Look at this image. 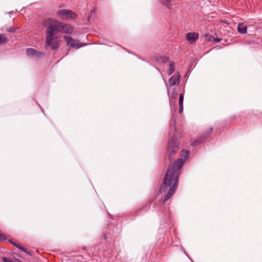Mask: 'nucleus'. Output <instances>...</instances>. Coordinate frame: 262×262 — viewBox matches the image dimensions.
I'll list each match as a JSON object with an SVG mask.
<instances>
[{
  "label": "nucleus",
  "mask_w": 262,
  "mask_h": 262,
  "mask_svg": "<svg viewBox=\"0 0 262 262\" xmlns=\"http://www.w3.org/2000/svg\"><path fill=\"white\" fill-rule=\"evenodd\" d=\"M189 155V151L183 148L181 151V157L175 162L169 164L159 189L160 193L164 194L163 201L164 203L175 193L178 186L181 169Z\"/></svg>",
  "instance_id": "nucleus-1"
},
{
  "label": "nucleus",
  "mask_w": 262,
  "mask_h": 262,
  "mask_svg": "<svg viewBox=\"0 0 262 262\" xmlns=\"http://www.w3.org/2000/svg\"><path fill=\"white\" fill-rule=\"evenodd\" d=\"M42 25L47 28L45 47H51L53 50H56L59 46L56 37L54 38L55 34L59 31L63 33L71 34L74 30L71 24H66L50 18L43 20Z\"/></svg>",
  "instance_id": "nucleus-2"
},
{
  "label": "nucleus",
  "mask_w": 262,
  "mask_h": 262,
  "mask_svg": "<svg viewBox=\"0 0 262 262\" xmlns=\"http://www.w3.org/2000/svg\"><path fill=\"white\" fill-rule=\"evenodd\" d=\"M213 130V127H210L207 130L204 132L200 136L197 137L195 140L193 141L191 140L190 141V145L192 146H196L205 142L209 138L210 135L212 134Z\"/></svg>",
  "instance_id": "nucleus-3"
},
{
  "label": "nucleus",
  "mask_w": 262,
  "mask_h": 262,
  "mask_svg": "<svg viewBox=\"0 0 262 262\" xmlns=\"http://www.w3.org/2000/svg\"><path fill=\"white\" fill-rule=\"evenodd\" d=\"M57 15L62 19L66 20L68 18L75 19L77 15L70 10L61 9L57 12Z\"/></svg>",
  "instance_id": "nucleus-4"
},
{
  "label": "nucleus",
  "mask_w": 262,
  "mask_h": 262,
  "mask_svg": "<svg viewBox=\"0 0 262 262\" xmlns=\"http://www.w3.org/2000/svg\"><path fill=\"white\" fill-rule=\"evenodd\" d=\"M63 37L64 40L67 41V45L71 48L79 49L85 45V43L79 42L77 40H74L71 36H64Z\"/></svg>",
  "instance_id": "nucleus-5"
},
{
  "label": "nucleus",
  "mask_w": 262,
  "mask_h": 262,
  "mask_svg": "<svg viewBox=\"0 0 262 262\" xmlns=\"http://www.w3.org/2000/svg\"><path fill=\"white\" fill-rule=\"evenodd\" d=\"M26 54L28 57H36L37 58L45 56V53L37 51L33 48H28L26 50Z\"/></svg>",
  "instance_id": "nucleus-6"
},
{
  "label": "nucleus",
  "mask_w": 262,
  "mask_h": 262,
  "mask_svg": "<svg viewBox=\"0 0 262 262\" xmlns=\"http://www.w3.org/2000/svg\"><path fill=\"white\" fill-rule=\"evenodd\" d=\"M179 137L177 135H173L169 139L168 147H179V142L178 141Z\"/></svg>",
  "instance_id": "nucleus-7"
},
{
  "label": "nucleus",
  "mask_w": 262,
  "mask_h": 262,
  "mask_svg": "<svg viewBox=\"0 0 262 262\" xmlns=\"http://www.w3.org/2000/svg\"><path fill=\"white\" fill-rule=\"evenodd\" d=\"M181 75L179 73H176L174 75L171 77L168 80L169 85L171 87L177 83L180 82Z\"/></svg>",
  "instance_id": "nucleus-8"
},
{
  "label": "nucleus",
  "mask_w": 262,
  "mask_h": 262,
  "mask_svg": "<svg viewBox=\"0 0 262 262\" xmlns=\"http://www.w3.org/2000/svg\"><path fill=\"white\" fill-rule=\"evenodd\" d=\"M186 38L190 43L192 44L199 39V34L195 32L188 33L186 35Z\"/></svg>",
  "instance_id": "nucleus-9"
},
{
  "label": "nucleus",
  "mask_w": 262,
  "mask_h": 262,
  "mask_svg": "<svg viewBox=\"0 0 262 262\" xmlns=\"http://www.w3.org/2000/svg\"><path fill=\"white\" fill-rule=\"evenodd\" d=\"M176 153L177 151L176 150V148H168L167 154V158L170 161H171L173 159L174 156Z\"/></svg>",
  "instance_id": "nucleus-10"
},
{
  "label": "nucleus",
  "mask_w": 262,
  "mask_h": 262,
  "mask_svg": "<svg viewBox=\"0 0 262 262\" xmlns=\"http://www.w3.org/2000/svg\"><path fill=\"white\" fill-rule=\"evenodd\" d=\"M156 60L158 62L165 63L169 61V58L166 56H160L156 57Z\"/></svg>",
  "instance_id": "nucleus-11"
},
{
  "label": "nucleus",
  "mask_w": 262,
  "mask_h": 262,
  "mask_svg": "<svg viewBox=\"0 0 262 262\" xmlns=\"http://www.w3.org/2000/svg\"><path fill=\"white\" fill-rule=\"evenodd\" d=\"M238 32L242 34H246L247 33V27L246 26L242 24H239L238 26Z\"/></svg>",
  "instance_id": "nucleus-12"
},
{
  "label": "nucleus",
  "mask_w": 262,
  "mask_h": 262,
  "mask_svg": "<svg viewBox=\"0 0 262 262\" xmlns=\"http://www.w3.org/2000/svg\"><path fill=\"white\" fill-rule=\"evenodd\" d=\"M160 3L165 5L169 9H171V0H158Z\"/></svg>",
  "instance_id": "nucleus-13"
},
{
  "label": "nucleus",
  "mask_w": 262,
  "mask_h": 262,
  "mask_svg": "<svg viewBox=\"0 0 262 262\" xmlns=\"http://www.w3.org/2000/svg\"><path fill=\"white\" fill-rule=\"evenodd\" d=\"M9 39L5 35L0 33V44H5L8 42Z\"/></svg>",
  "instance_id": "nucleus-14"
},
{
  "label": "nucleus",
  "mask_w": 262,
  "mask_h": 262,
  "mask_svg": "<svg viewBox=\"0 0 262 262\" xmlns=\"http://www.w3.org/2000/svg\"><path fill=\"white\" fill-rule=\"evenodd\" d=\"M2 260L4 262H23L17 258L12 259L6 257H2Z\"/></svg>",
  "instance_id": "nucleus-15"
},
{
  "label": "nucleus",
  "mask_w": 262,
  "mask_h": 262,
  "mask_svg": "<svg viewBox=\"0 0 262 262\" xmlns=\"http://www.w3.org/2000/svg\"><path fill=\"white\" fill-rule=\"evenodd\" d=\"M175 71L174 62H170L169 69L168 70V74L171 75Z\"/></svg>",
  "instance_id": "nucleus-16"
},
{
  "label": "nucleus",
  "mask_w": 262,
  "mask_h": 262,
  "mask_svg": "<svg viewBox=\"0 0 262 262\" xmlns=\"http://www.w3.org/2000/svg\"><path fill=\"white\" fill-rule=\"evenodd\" d=\"M183 99H184V94L182 93H181L179 96V105H183Z\"/></svg>",
  "instance_id": "nucleus-17"
},
{
  "label": "nucleus",
  "mask_w": 262,
  "mask_h": 262,
  "mask_svg": "<svg viewBox=\"0 0 262 262\" xmlns=\"http://www.w3.org/2000/svg\"><path fill=\"white\" fill-rule=\"evenodd\" d=\"M17 29V28L9 27L6 29V31L9 32H14Z\"/></svg>",
  "instance_id": "nucleus-18"
},
{
  "label": "nucleus",
  "mask_w": 262,
  "mask_h": 262,
  "mask_svg": "<svg viewBox=\"0 0 262 262\" xmlns=\"http://www.w3.org/2000/svg\"><path fill=\"white\" fill-rule=\"evenodd\" d=\"M17 248L25 253H28V252L27 251V249L24 247L19 245V246L17 247Z\"/></svg>",
  "instance_id": "nucleus-19"
},
{
  "label": "nucleus",
  "mask_w": 262,
  "mask_h": 262,
  "mask_svg": "<svg viewBox=\"0 0 262 262\" xmlns=\"http://www.w3.org/2000/svg\"><path fill=\"white\" fill-rule=\"evenodd\" d=\"M6 239H7V238L5 236V235L4 234L0 233V241H5L6 240Z\"/></svg>",
  "instance_id": "nucleus-20"
},
{
  "label": "nucleus",
  "mask_w": 262,
  "mask_h": 262,
  "mask_svg": "<svg viewBox=\"0 0 262 262\" xmlns=\"http://www.w3.org/2000/svg\"><path fill=\"white\" fill-rule=\"evenodd\" d=\"M9 242L10 243H11L12 245H13L14 246H15V247L17 248L18 246H19V245L17 244V243H16L15 242H13L12 240L11 239H9Z\"/></svg>",
  "instance_id": "nucleus-21"
},
{
  "label": "nucleus",
  "mask_w": 262,
  "mask_h": 262,
  "mask_svg": "<svg viewBox=\"0 0 262 262\" xmlns=\"http://www.w3.org/2000/svg\"><path fill=\"white\" fill-rule=\"evenodd\" d=\"M205 37L209 41H211L212 39H214L212 36H210L209 34L206 35Z\"/></svg>",
  "instance_id": "nucleus-22"
},
{
  "label": "nucleus",
  "mask_w": 262,
  "mask_h": 262,
  "mask_svg": "<svg viewBox=\"0 0 262 262\" xmlns=\"http://www.w3.org/2000/svg\"><path fill=\"white\" fill-rule=\"evenodd\" d=\"M183 111V105H179V113H182Z\"/></svg>",
  "instance_id": "nucleus-23"
},
{
  "label": "nucleus",
  "mask_w": 262,
  "mask_h": 262,
  "mask_svg": "<svg viewBox=\"0 0 262 262\" xmlns=\"http://www.w3.org/2000/svg\"><path fill=\"white\" fill-rule=\"evenodd\" d=\"M176 94H177L176 91L173 90L172 92L171 98L172 99L175 98V95Z\"/></svg>",
  "instance_id": "nucleus-24"
},
{
  "label": "nucleus",
  "mask_w": 262,
  "mask_h": 262,
  "mask_svg": "<svg viewBox=\"0 0 262 262\" xmlns=\"http://www.w3.org/2000/svg\"><path fill=\"white\" fill-rule=\"evenodd\" d=\"M216 42H220L222 39L221 38H217V39H213Z\"/></svg>",
  "instance_id": "nucleus-25"
},
{
  "label": "nucleus",
  "mask_w": 262,
  "mask_h": 262,
  "mask_svg": "<svg viewBox=\"0 0 262 262\" xmlns=\"http://www.w3.org/2000/svg\"><path fill=\"white\" fill-rule=\"evenodd\" d=\"M149 204H148V205H145V206L144 207H145V208L147 207V208H149ZM144 207L143 209H142V210L144 209Z\"/></svg>",
  "instance_id": "nucleus-26"
},
{
  "label": "nucleus",
  "mask_w": 262,
  "mask_h": 262,
  "mask_svg": "<svg viewBox=\"0 0 262 262\" xmlns=\"http://www.w3.org/2000/svg\"><path fill=\"white\" fill-rule=\"evenodd\" d=\"M259 114H262V113H261V112H259V113H258H258H257V114L256 115H259Z\"/></svg>",
  "instance_id": "nucleus-27"
}]
</instances>
